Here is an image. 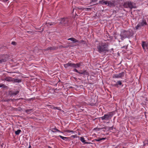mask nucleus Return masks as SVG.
<instances>
[{"label": "nucleus", "instance_id": "obj_48", "mask_svg": "<svg viewBox=\"0 0 148 148\" xmlns=\"http://www.w3.org/2000/svg\"><path fill=\"white\" fill-rule=\"evenodd\" d=\"M48 148H52L51 147L49 146H48Z\"/></svg>", "mask_w": 148, "mask_h": 148}, {"label": "nucleus", "instance_id": "obj_27", "mask_svg": "<svg viewBox=\"0 0 148 148\" xmlns=\"http://www.w3.org/2000/svg\"><path fill=\"white\" fill-rule=\"evenodd\" d=\"M59 136L61 138H62L63 140H66V139H68V137H64L61 135H59Z\"/></svg>", "mask_w": 148, "mask_h": 148}, {"label": "nucleus", "instance_id": "obj_38", "mask_svg": "<svg viewBox=\"0 0 148 148\" xmlns=\"http://www.w3.org/2000/svg\"><path fill=\"white\" fill-rule=\"evenodd\" d=\"M58 108H59L58 107H57L53 106V108L55 110H56V109L60 110V109H59Z\"/></svg>", "mask_w": 148, "mask_h": 148}, {"label": "nucleus", "instance_id": "obj_10", "mask_svg": "<svg viewBox=\"0 0 148 148\" xmlns=\"http://www.w3.org/2000/svg\"><path fill=\"white\" fill-rule=\"evenodd\" d=\"M125 74V72H123L118 74H114L112 76V77L113 78H122L124 76Z\"/></svg>", "mask_w": 148, "mask_h": 148}, {"label": "nucleus", "instance_id": "obj_1", "mask_svg": "<svg viewBox=\"0 0 148 148\" xmlns=\"http://www.w3.org/2000/svg\"><path fill=\"white\" fill-rule=\"evenodd\" d=\"M108 46L106 43H99L97 47V51L100 53H106L108 51Z\"/></svg>", "mask_w": 148, "mask_h": 148}, {"label": "nucleus", "instance_id": "obj_17", "mask_svg": "<svg viewBox=\"0 0 148 148\" xmlns=\"http://www.w3.org/2000/svg\"><path fill=\"white\" fill-rule=\"evenodd\" d=\"M53 132H61L60 131L56 128V127L54 128H52L50 129Z\"/></svg>", "mask_w": 148, "mask_h": 148}, {"label": "nucleus", "instance_id": "obj_15", "mask_svg": "<svg viewBox=\"0 0 148 148\" xmlns=\"http://www.w3.org/2000/svg\"><path fill=\"white\" fill-rule=\"evenodd\" d=\"M80 140L84 144H89L90 143V142H86L84 139V138L82 137H80Z\"/></svg>", "mask_w": 148, "mask_h": 148}, {"label": "nucleus", "instance_id": "obj_33", "mask_svg": "<svg viewBox=\"0 0 148 148\" xmlns=\"http://www.w3.org/2000/svg\"><path fill=\"white\" fill-rule=\"evenodd\" d=\"M22 108H21L20 107H19L18 108H16V110H17V111H20L21 110H22Z\"/></svg>", "mask_w": 148, "mask_h": 148}, {"label": "nucleus", "instance_id": "obj_53", "mask_svg": "<svg viewBox=\"0 0 148 148\" xmlns=\"http://www.w3.org/2000/svg\"><path fill=\"white\" fill-rule=\"evenodd\" d=\"M74 9H73V12H74Z\"/></svg>", "mask_w": 148, "mask_h": 148}, {"label": "nucleus", "instance_id": "obj_26", "mask_svg": "<svg viewBox=\"0 0 148 148\" xmlns=\"http://www.w3.org/2000/svg\"><path fill=\"white\" fill-rule=\"evenodd\" d=\"M21 130H18L16 131L15 132V134L16 135H18L19 133L21 132Z\"/></svg>", "mask_w": 148, "mask_h": 148}, {"label": "nucleus", "instance_id": "obj_47", "mask_svg": "<svg viewBox=\"0 0 148 148\" xmlns=\"http://www.w3.org/2000/svg\"><path fill=\"white\" fill-rule=\"evenodd\" d=\"M144 113H145V117L146 118V114L147 113V112H144Z\"/></svg>", "mask_w": 148, "mask_h": 148}, {"label": "nucleus", "instance_id": "obj_4", "mask_svg": "<svg viewBox=\"0 0 148 148\" xmlns=\"http://www.w3.org/2000/svg\"><path fill=\"white\" fill-rule=\"evenodd\" d=\"M60 21L59 24H62L63 26H68L69 25L70 21L69 18L67 17H64L61 18L60 20Z\"/></svg>", "mask_w": 148, "mask_h": 148}, {"label": "nucleus", "instance_id": "obj_25", "mask_svg": "<svg viewBox=\"0 0 148 148\" xmlns=\"http://www.w3.org/2000/svg\"><path fill=\"white\" fill-rule=\"evenodd\" d=\"M58 48L57 47H56L54 46L52 47H49V49L50 50H54L57 49Z\"/></svg>", "mask_w": 148, "mask_h": 148}, {"label": "nucleus", "instance_id": "obj_14", "mask_svg": "<svg viewBox=\"0 0 148 148\" xmlns=\"http://www.w3.org/2000/svg\"><path fill=\"white\" fill-rule=\"evenodd\" d=\"M121 85H122V86L123 85L121 80H119L117 81L116 83L114 85V86L116 87H118L119 86Z\"/></svg>", "mask_w": 148, "mask_h": 148}, {"label": "nucleus", "instance_id": "obj_54", "mask_svg": "<svg viewBox=\"0 0 148 148\" xmlns=\"http://www.w3.org/2000/svg\"><path fill=\"white\" fill-rule=\"evenodd\" d=\"M114 37L116 39V37L115 36H114Z\"/></svg>", "mask_w": 148, "mask_h": 148}, {"label": "nucleus", "instance_id": "obj_23", "mask_svg": "<svg viewBox=\"0 0 148 148\" xmlns=\"http://www.w3.org/2000/svg\"><path fill=\"white\" fill-rule=\"evenodd\" d=\"M32 109H28L25 110V112L28 114H30L32 112Z\"/></svg>", "mask_w": 148, "mask_h": 148}, {"label": "nucleus", "instance_id": "obj_32", "mask_svg": "<svg viewBox=\"0 0 148 148\" xmlns=\"http://www.w3.org/2000/svg\"><path fill=\"white\" fill-rule=\"evenodd\" d=\"M101 129H102V128H99L97 127V128H94V130H97V131H99Z\"/></svg>", "mask_w": 148, "mask_h": 148}, {"label": "nucleus", "instance_id": "obj_3", "mask_svg": "<svg viewBox=\"0 0 148 148\" xmlns=\"http://www.w3.org/2000/svg\"><path fill=\"white\" fill-rule=\"evenodd\" d=\"M83 65V63L82 62L76 64L71 63L69 62L67 64H64V66L66 68H67L69 66L74 68H78L80 67L81 66Z\"/></svg>", "mask_w": 148, "mask_h": 148}, {"label": "nucleus", "instance_id": "obj_12", "mask_svg": "<svg viewBox=\"0 0 148 148\" xmlns=\"http://www.w3.org/2000/svg\"><path fill=\"white\" fill-rule=\"evenodd\" d=\"M142 46L144 50L145 51L146 50V49H148V43H147L145 41H143Z\"/></svg>", "mask_w": 148, "mask_h": 148}, {"label": "nucleus", "instance_id": "obj_5", "mask_svg": "<svg viewBox=\"0 0 148 148\" xmlns=\"http://www.w3.org/2000/svg\"><path fill=\"white\" fill-rule=\"evenodd\" d=\"M114 112H109L106 114H105L103 116L100 118L102 120H108L110 119L113 115Z\"/></svg>", "mask_w": 148, "mask_h": 148}, {"label": "nucleus", "instance_id": "obj_2", "mask_svg": "<svg viewBox=\"0 0 148 148\" xmlns=\"http://www.w3.org/2000/svg\"><path fill=\"white\" fill-rule=\"evenodd\" d=\"M134 34L133 31L132 30H123L120 34V36L121 39L123 40L124 38H129L132 36Z\"/></svg>", "mask_w": 148, "mask_h": 148}, {"label": "nucleus", "instance_id": "obj_19", "mask_svg": "<svg viewBox=\"0 0 148 148\" xmlns=\"http://www.w3.org/2000/svg\"><path fill=\"white\" fill-rule=\"evenodd\" d=\"M68 40H70L73 42V43H76L79 42L78 40H76L75 38H69L68 39Z\"/></svg>", "mask_w": 148, "mask_h": 148}, {"label": "nucleus", "instance_id": "obj_29", "mask_svg": "<svg viewBox=\"0 0 148 148\" xmlns=\"http://www.w3.org/2000/svg\"><path fill=\"white\" fill-rule=\"evenodd\" d=\"M56 23H55L54 22H51V23H47V26L48 25H49L50 26H51L53 25V24H56Z\"/></svg>", "mask_w": 148, "mask_h": 148}, {"label": "nucleus", "instance_id": "obj_11", "mask_svg": "<svg viewBox=\"0 0 148 148\" xmlns=\"http://www.w3.org/2000/svg\"><path fill=\"white\" fill-rule=\"evenodd\" d=\"M19 93V91L18 90L15 91L13 90H9L8 91V94L10 96L16 95Z\"/></svg>", "mask_w": 148, "mask_h": 148}, {"label": "nucleus", "instance_id": "obj_9", "mask_svg": "<svg viewBox=\"0 0 148 148\" xmlns=\"http://www.w3.org/2000/svg\"><path fill=\"white\" fill-rule=\"evenodd\" d=\"M8 60V56L6 55H0V64L6 62Z\"/></svg>", "mask_w": 148, "mask_h": 148}, {"label": "nucleus", "instance_id": "obj_7", "mask_svg": "<svg viewBox=\"0 0 148 148\" xmlns=\"http://www.w3.org/2000/svg\"><path fill=\"white\" fill-rule=\"evenodd\" d=\"M123 6L125 8H129L131 9L135 8L133 5L132 3L130 1H127L124 3Z\"/></svg>", "mask_w": 148, "mask_h": 148}, {"label": "nucleus", "instance_id": "obj_22", "mask_svg": "<svg viewBox=\"0 0 148 148\" xmlns=\"http://www.w3.org/2000/svg\"><path fill=\"white\" fill-rule=\"evenodd\" d=\"M143 143V146H145L146 145H148V138H146Z\"/></svg>", "mask_w": 148, "mask_h": 148}, {"label": "nucleus", "instance_id": "obj_50", "mask_svg": "<svg viewBox=\"0 0 148 148\" xmlns=\"http://www.w3.org/2000/svg\"><path fill=\"white\" fill-rule=\"evenodd\" d=\"M31 146L30 145L28 148H31Z\"/></svg>", "mask_w": 148, "mask_h": 148}, {"label": "nucleus", "instance_id": "obj_13", "mask_svg": "<svg viewBox=\"0 0 148 148\" xmlns=\"http://www.w3.org/2000/svg\"><path fill=\"white\" fill-rule=\"evenodd\" d=\"M115 1H112V2L110 1H108L107 6L110 7H114L115 6Z\"/></svg>", "mask_w": 148, "mask_h": 148}, {"label": "nucleus", "instance_id": "obj_6", "mask_svg": "<svg viewBox=\"0 0 148 148\" xmlns=\"http://www.w3.org/2000/svg\"><path fill=\"white\" fill-rule=\"evenodd\" d=\"M147 25L146 20L144 18H143L141 21L135 27L136 29H138L139 28L145 26Z\"/></svg>", "mask_w": 148, "mask_h": 148}, {"label": "nucleus", "instance_id": "obj_42", "mask_svg": "<svg viewBox=\"0 0 148 148\" xmlns=\"http://www.w3.org/2000/svg\"><path fill=\"white\" fill-rule=\"evenodd\" d=\"M125 48L126 49L127 48V46H124L121 47L122 48Z\"/></svg>", "mask_w": 148, "mask_h": 148}, {"label": "nucleus", "instance_id": "obj_40", "mask_svg": "<svg viewBox=\"0 0 148 148\" xmlns=\"http://www.w3.org/2000/svg\"><path fill=\"white\" fill-rule=\"evenodd\" d=\"M95 140L97 141H99L101 140V138L99 139H97Z\"/></svg>", "mask_w": 148, "mask_h": 148}, {"label": "nucleus", "instance_id": "obj_43", "mask_svg": "<svg viewBox=\"0 0 148 148\" xmlns=\"http://www.w3.org/2000/svg\"><path fill=\"white\" fill-rule=\"evenodd\" d=\"M106 139V138H101V140H105Z\"/></svg>", "mask_w": 148, "mask_h": 148}, {"label": "nucleus", "instance_id": "obj_41", "mask_svg": "<svg viewBox=\"0 0 148 148\" xmlns=\"http://www.w3.org/2000/svg\"><path fill=\"white\" fill-rule=\"evenodd\" d=\"M102 129H105V130H107V128L108 129V127H107L105 126V127H102Z\"/></svg>", "mask_w": 148, "mask_h": 148}, {"label": "nucleus", "instance_id": "obj_55", "mask_svg": "<svg viewBox=\"0 0 148 148\" xmlns=\"http://www.w3.org/2000/svg\"><path fill=\"white\" fill-rule=\"evenodd\" d=\"M111 49L113 50V49Z\"/></svg>", "mask_w": 148, "mask_h": 148}, {"label": "nucleus", "instance_id": "obj_45", "mask_svg": "<svg viewBox=\"0 0 148 148\" xmlns=\"http://www.w3.org/2000/svg\"><path fill=\"white\" fill-rule=\"evenodd\" d=\"M49 47H48L46 49H45V50L47 51V50H50V49H49Z\"/></svg>", "mask_w": 148, "mask_h": 148}, {"label": "nucleus", "instance_id": "obj_24", "mask_svg": "<svg viewBox=\"0 0 148 148\" xmlns=\"http://www.w3.org/2000/svg\"><path fill=\"white\" fill-rule=\"evenodd\" d=\"M0 88H7L8 87L5 85L2 84H0Z\"/></svg>", "mask_w": 148, "mask_h": 148}, {"label": "nucleus", "instance_id": "obj_31", "mask_svg": "<svg viewBox=\"0 0 148 148\" xmlns=\"http://www.w3.org/2000/svg\"><path fill=\"white\" fill-rule=\"evenodd\" d=\"M79 43H82L84 44H86V41H84V40H81L80 41H79Z\"/></svg>", "mask_w": 148, "mask_h": 148}, {"label": "nucleus", "instance_id": "obj_18", "mask_svg": "<svg viewBox=\"0 0 148 148\" xmlns=\"http://www.w3.org/2000/svg\"><path fill=\"white\" fill-rule=\"evenodd\" d=\"M13 78L11 77H7L4 79V80L8 82H13Z\"/></svg>", "mask_w": 148, "mask_h": 148}, {"label": "nucleus", "instance_id": "obj_35", "mask_svg": "<svg viewBox=\"0 0 148 148\" xmlns=\"http://www.w3.org/2000/svg\"><path fill=\"white\" fill-rule=\"evenodd\" d=\"M113 126H112L111 127H108V130H113Z\"/></svg>", "mask_w": 148, "mask_h": 148}, {"label": "nucleus", "instance_id": "obj_49", "mask_svg": "<svg viewBox=\"0 0 148 148\" xmlns=\"http://www.w3.org/2000/svg\"><path fill=\"white\" fill-rule=\"evenodd\" d=\"M33 99V98H30V99H29V101H31V99Z\"/></svg>", "mask_w": 148, "mask_h": 148}, {"label": "nucleus", "instance_id": "obj_21", "mask_svg": "<svg viewBox=\"0 0 148 148\" xmlns=\"http://www.w3.org/2000/svg\"><path fill=\"white\" fill-rule=\"evenodd\" d=\"M96 102L95 100L92 99L91 101V103H90V105L91 106H94L95 105Z\"/></svg>", "mask_w": 148, "mask_h": 148}, {"label": "nucleus", "instance_id": "obj_28", "mask_svg": "<svg viewBox=\"0 0 148 148\" xmlns=\"http://www.w3.org/2000/svg\"><path fill=\"white\" fill-rule=\"evenodd\" d=\"M10 101V99H4L2 100V102H9Z\"/></svg>", "mask_w": 148, "mask_h": 148}, {"label": "nucleus", "instance_id": "obj_34", "mask_svg": "<svg viewBox=\"0 0 148 148\" xmlns=\"http://www.w3.org/2000/svg\"><path fill=\"white\" fill-rule=\"evenodd\" d=\"M10 99V101H16V100H18V99Z\"/></svg>", "mask_w": 148, "mask_h": 148}, {"label": "nucleus", "instance_id": "obj_37", "mask_svg": "<svg viewBox=\"0 0 148 148\" xmlns=\"http://www.w3.org/2000/svg\"><path fill=\"white\" fill-rule=\"evenodd\" d=\"M11 44L14 45H16V43L15 42L12 41L11 42Z\"/></svg>", "mask_w": 148, "mask_h": 148}, {"label": "nucleus", "instance_id": "obj_20", "mask_svg": "<svg viewBox=\"0 0 148 148\" xmlns=\"http://www.w3.org/2000/svg\"><path fill=\"white\" fill-rule=\"evenodd\" d=\"M22 81L21 79H13V82L14 83H20Z\"/></svg>", "mask_w": 148, "mask_h": 148}, {"label": "nucleus", "instance_id": "obj_56", "mask_svg": "<svg viewBox=\"0 0 148 148\" xmlns=\"http://www.w3.org/2000/svg\"><path fill=\"white\" fill-rule=\"evenodd\" d=\"M76 15L77 16V14H76Z\"/></svg>", "mask_w": 148, "mask_h": 148}, {"label": "nucleus", "instance_id": "obj_36", "mask_svg": "<svg viewBox=\"0 0 148 148\" xmlns=\"http://www.w3.org/2000/svg\"><path fill=\"white\" fill-rule=\"evenodd\" d=\"M91 2L90 3H92L95 2L97 1L98 0H90Z\"/></svg>", "mask_w": 148, "mask_h": 148}, {"label": "nucleus", "instance_id": "obj_46", "mask_svg": "<svg viewBox=\"0 0 148 148\" xmlns=\"http://www.w3.org/2000/svg\"><path fill=\"white\" fill-rule=\"evenodd\" d=\"M87 10H90V8H86Z\"/></svg>", "mask_w": 148, "mask_h": 148}, {"label": "nucleus", "instance_id": "obj_52", "mask_svg": "<svg viewBox=\"0 0 148 148\" xmlns=\"http://www.w3.org/2000/svg\"><path fill=\"white\" fill-rule=\"evenodd\" d=\"M89 84H93V83H90Z\"/></svg>", "mask_w": 148, "mask_h": 148}, {"label": "nucleus", "instance_id": "obj_30", "mask_svg": "<svg viewBox=\"0 0 148 148\" xmlns=\"http://www.w3.org/2000/svg\"><path fill=\"white\" fill-rule=\"evenodd\" d=\"M64 132H72L74 133V132H75V131H74L73 130H66L64 131Z\"/></svg>", "mask_w": 148, "mask_h": 148}, {"label": "nucleus", "instance_id": "obj_51", "mask_svg": "<svg viewBox=\"0 0 148 148\" xmlns=\"http://www.w3.org/2000/svg\"><path fill=\"white\" fill-rule=\"evenodd\" d=\"M69 88H72L73 87L72 86H70V87H69Z\"/></svg>", "mask_w": 148, "mask_h": 148}, {"label": "nucleus", "instance_id": "obj_44", "mask_svg": "<svg viewBox=\"0 0 148 148\" xmlns=\"http://www.w3.org/2000/svg\"><path fill=\"white\" fill-rule=\"evenodd\" d=\"M77 8V9H79V10H82V8H78V7H77V8Z\"/></svg>", "mask_w": 148, "mask_h": 148}, {"label": "nucleus", "instance_id": "obj_16", "mask_svg": "<svg viewBox=\"0 0 148 148\" xmlns=\"http://www.w3.org/2000/svg\"><path fill=\"white\" fill-rule=\"evenodd\" d=\"M99 3L102 5H106L108 3V1L104 0H100L99 1Z\"/></svg>", "mask_w": 148, "mask_h": 148}, {"label": "nucleus", "instance_id": "obj_39", "mask_svg": "<svg viewBox=\"0 0 148 148\" xmlns=\"http://www.w3.org/2000/svg\"><path fill=\"white\" fill-rule=\"evenodd\" d=\"M71 137H73L74 138H77V135H72L71 136Z\"/></svg>", "mask_w": 148, "mask_h": 148}, {"label": "nucleus", "instance_id": "obj_8", "mask_svg": "<svg viewBox=\"0 0 148 148\" xmlns=\"http://www.w3.org/2000/svg\"><path fill=\"white\" fill-rule=\"evenodd\" d=\"M73 71L74 72H75L78 73L79 75H83L84 76H85V75H89L88 72L85 70H81L79 71L76 69H74ZM84 77L85 76H84Z\"/></svg>", "mask_w": 148, "mask_h": 148}]
</instances>
